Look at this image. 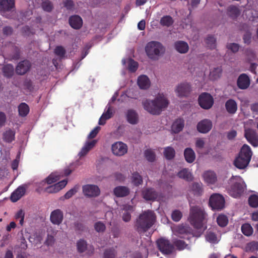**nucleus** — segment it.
Listing matches in <instances>:
<instances>
[{
    "label": "nucleus",
    "mask_w": 258,
    "mask_h": 258,
    "mask_svg": "<svg viewBox=\"0 0 258 258\" xmlns=\"http://www.w3.org/2000/svg\"><path fill=\"white\" fill-rule=\"evenodd\" d=\"M241 231L244 235L249 236L252 234L253 229L249 224L245 223L241 226Z\"/></svg>",
    "instance_id": "nucleus-42"
},
{
    "label": "nucleus",
    "mask_w": 258,
    "mask_h": 258,
    "mask_svg": "<svg viewBox=\"0 0 258 258\" xmlns=\"http://www.w3.org/2000/svg\"><path fill=\"white\" fill-rule=\"evenodd\" d=\"M212 127V123L210 120L204 119L198 123L197 130L201 133L209 132Z\"/></svg>",
    "instance_id": "nucleus-18"
},
{
    "label": "nucleus",
    "mask_w": 258,
    "mask_h": 258,
    "mask_svg": "<svg viewBox=\"0 0 258 258\" xmlns=\"http://www.w3.org/2000/svg\"><path fill=\"white\" fill-rule=\"evenodd\" d=\"M222 69L220 67L214 68L210 73V77L213 80H216L220 77Z\"/></svg>",
    "instance_id": "nucleus-50"
},
{
    "label": "nucleus",
    "mask_w": 258,
    "mask_h": 258,
    "mask_svg": "<svg viewBox=\"0 0 258 258\" xmlns=\"http://www.w3.org/2000/svg\"><path fill=\"white\" fill-rule=\"evenodd\" d=\"M114 195L117 197H124L130 194V189L124 186H118L113 189Z\"/></svg>",
    "instance_id": "nucleus-27"
},
{
    "label": "nucleus",
    "mask_w": 258,
    "mask_h": 258,
    "mask_svg": "<svg viewBox=\"0 0 258 258\" xmlns=\"http://www.w3.org/2000/svg\"><path fill=\"white\" fill-rule=\"evenodd\" d=\"M126 119L128 123L132 124H137L139 121L138 114L136 111L129 109L126 113Z\"/></svg>",
    "instance_id": "nucleus-29"
},
{
    "label": "nucleus",
    "mask_w": 258,
    "mask_h": 258,
    "mask_svg": "<svg viewBox=\"0 0 258 258\" xmlns=\"http://www.w3.org/2000/svg\"><path fill=\"white\" fill-rule=\"evenodd\" d=\"M138 84L141 89H147L150 86V82L147 76L141 75L138 78Z\"/></svg>",
    "instance_id": "nucleus-33"
},
{
    "label": "nucleus",
    "mask_w": 258,
    "mask_h": 258,
    "mask_svg": "<svg viewBox=\"0 0 258 258\" xmlns=\"http://www.w3.org/2000/svg\"><path fill=\"white\" fill-rule=\"evenodd\" d=\"M229 183L230 186L228 192L234 198L240 197L246 189V185L240 176H232L229 179Z\"/></svg>",
    "instance_id": "nucleus-4"
},
{
    "label": "nucleus",
    "mask_w": 258,
    "mask_h": 258,
    "mask_svg": "<svg viewBox=\"0 0 258 258\" xmlns=\"http://www.w3.org/2000/svg\"><path fill=\"white\" fill-rule=\"evenodd\" d=\"M203 185L202 182H195L189 186V191L194 196L199 197L203 195L204 192Z\"/></svg>",
    "instance_id": "nucleus-20"
},
{
    "label": "nucleus",
    "mask_w": 258,
    "mask_h": 258,
    "mask_svg": "<svg viewBox=\"0 0 258 258\" xmlns=\"http://www.w3.org/2000/svg\"><path fill=\"white\" fill-rule=\"evenodd\" d=\"M192 91L191 85L187 82H183L178 84L175 90L177 96L179 97H188Z\"/></svg>",
    "instance_id": "nucleus-9"
},
{
    "label": "nucleus",
    "mask_w": 258,
    "mask_h": 258,
    "mask_svg": "<svg viewBox=\"0 0 258 258\" xmlns=\"http://www.w3.org/2000/svg\"><path fill=\"white\" fill-rule=\"evenodd\" d=\"M101 127L99 126L95 127L88 135V138L89 139H91L96 137Z\"/></svg>",
    "instance_id": "nucleus-62"
},
{
    "label": "nucleus",
    "mask_w": 258,
    "mask_h": 258,
    "mask_svg": "<svg viewBox=\"0 0 258 258\" xmlns=\"http://www.w3.org/2000/svg\"><path fill=\"white\" fill-rule=\"evenodd\" d=\"M164 155L167 159L171 160L175 156V150L171 147H167L164 149Z\"/></svg>",
    "instance_id": "nucleus-43"
},
{
    "label": "nucleus",
    "mask_w": 258,
    "mask_h": 258,
    "mask_svg": "<svg viewBox=\"0 0 258 258\" xmlns=\"http://www.w3.org/2000/svg\"><path fill=\"white\" fill-rule=\"evenodd\" d=\"M54 53L56 55L62 58L64 56L66 51L62 46H57L54 49Z\"/></svg>",
    "instance_id": "nucleus-56"
},
{
    "label": "nucleus",
    "mask_w": 258,
    "mask_h": 258,
    "mask_svg": "<svg viewBox=\"0 0 258 258\" xmlns=\"http://www.w3.org/2000/svg\"><path fill=\"white\" fill-rule=\"evenodd\" d=\"M156 216L154 211H145L140 214L135 225L136 230L139 234L147 231L154 224Z\"/></svg>",
    "instance_id": "nucleus-1"
},
{
    "label": "nucleus",
    "mask_w": 258,
    "mask_h": 258,
    "mask_svg": "<svg viewBox=\"0 0 258 258\" xmlns=\"http://www.w3.org/2000/svg\"><path fill=\"white\" fill-rule=\"evenodd\" d=\"M42 7L44 11L50 12L53 9V5L50 1H46L42 3Z\"/></svg>",
    "instance_id": "nucleus-58"
},
{
    "label": "nucleus",
    "mask_w": 258,
    "mask_h": 258,
    "mask_svg": "<svg viewBox=\"0 0 258 258\" xmlns=\"http://www.w3.org/2000/svg\"><path fill=\"white\" fill-rule=\"evenodd\" d=\"M227 47L228 49L230 50L232 52L235 53L238 51L239 49V45L235 43H229L227 45Z\"/></svg>",
    "instance_id": "nucleus-61"
},
{
    "label": "nucleus",
    "mask_w": 258,
    "mask_h": 258,
    "mask_svg": "<svg viewBox=\"0 0 258 258\" xmlns=\"http://www.w3.org/2000/svg\"><path fill=\"white\" fill-rule=\"evenodd\" d=\"M206 239L211 243H217L219 241L217 235L213 232L208 230L206 235Z\"/></svg>",
    "instance_id": "nucleus-39"
},
{
    "label": "nucleus",
    "mask_w": 258,
    "mask_h": 258,
    "mask_svg": "<svg viewBox=\"0 0 258 258\" xmlns=\"http://www.w3.org/2000/svg\"><path fill=\"white\" fill-rule=\"evenodd\" d=\"M174 245L179 250H181L186 248L187 244L185 242L181 240H176L173 242Z\"/></svg>",
    "instance_id": "nucleus-52"
},
{
    "label": "nucleus",
    "mask_w": 258,
    "mask_h": 258,
    "mask_svg": "<svg viewBox=\"0 0 258 258\" xmlns=\"http://www.w3.org/2000/svg\"><path fill=\"white\" fill-rule=\"evenodd\" d=\"M138 68V63L132 58L128 60V69L131 72H135Z\"/></svg>",
    "instance_id": "nucleus-49"
},
{
    "label": "nucleus",
    "mask_w": 258,
    "mask_h": 258,
    "mask_svg": "<svg viewBox=\"0 0 258 258\" xmlns=\"http://www.w3.org/2000/svg\"><path fill=\"white\" fill-rule=\"evenodd\" d=\"M237 85L240 89H247L250 85L249 78L245 74H241L237 79Z\"/></svg>",
    "instance_id": "nucleus-19"
},
{
    "label": "nucleus",
    "mask_w": 258,
    "mask_h": 258,
    "mask_svg": "<svg viewBox=\"0 0 258 258\" xmlns=\"http://www.w3.org/2000/svg\"><path fill=\"white\" fill-rule=\"evenodd\" d=\"M174 21L170 16H164L162 17L160 21V24L163 26L169 27L173 24Z\"/></svg>",
    "instance_id": "nucleus-40"
},
{
    "label": "nucleus",
    "mask_w": 258,
    "mask_h": 258,
    "mask_svg": "<svg viewBox=\"0 0 258 258\" xmlns=\"http://www.w3.org/2000/svg\"><path fill=\"white\" fill-rule=\"evenodd\" d=\"M19 114L22 117H25L29 113V107L25 103H21L18 106Z\"/></svg>",
    "instance_id": "nucleus-38"
},
{
    "label": "nucleus",
    "mask_w": 258,
    "mask_h": 258,
    "mask_svg": "<svg viewBox=\"0 0 258 258\" xmlns=\"http://www.w3.org/2000/svg\"><path fill=\"white\" fill-rule=\"evenodd\" d=\"M206 217V213L202 207L198 206L190 207L188 220L195 228L200 229L203 227Z\"/></svg>",
    "instance_id": "nucleus-3"
},
{
    "label": "nucleus",
    "mask_w": 258,
    "mask_h": 258,
    "mask_svg": "<svg viewBox=\"0 0 258 258\" xmlns=\"http://www.w3.org/2000/svg\"><path fill=\"white\" fill-rule=\"evenodd\" d=\"M63 218V214L60 209H56L51 212L50 216L51 222L55 225H58L61 223Z\"/></svg>",
    "instance_id": "nucleus-15"
},
{
    "label": "nucleus",
    "mask_w": 258,
    "mask_h": 258,
    "mask_svg": "<svg viewBox=\"0 0 258 258\" xmlns=\"http://www.w3.org/2000/svg\"><path fill=\"white\" fill-rule=\"evenodd\" d=\"M94 228L98 232H103L105 230L106 226L103 222L99 221L95 224Z\"/></svg>",
    "instance_id": "nucleus-57"
},
{
    "label": "nucleus",
    "mask_w": 258,
    "mask_h": 258,
    "mask_svg": "<svg viewBox=\"0 0 258 258\" xmlns=\"http://www.w3.org/2000/svg\"><path fill=\"white\" fill-rule=\"evenodd\" d=\"M178 176L186 181H191L193 179L192 175L188 169L184 168L178 172Z\"/></svg>",
    "instance_id": "nucleus-34"
},
{
    "label": "nucleus",
    "mask_w": 258,
    "mask_h": 258,
    "mask_svg": "<svg viewBox=\"0 0 258 258\" xmlns=\"http://www.w3.org/2000/svg\"><path fill=\"white\" fill-rule=\"evenodd\" d=\"M111 150L114 155L121 156L127 153V146L122 142H116L112 144Z\"/></svg>",
    "instance_id": "nucleus-12"
},
{
    "label": "nucleus",
    "mask_w": 258,
    "mask_h": 258,
    "mask_svg": "<svg viewBox=\"0 0 258 258\" xmlns=\"http://www.w3.org/2000/svg\"><path fill=\"white\" fill-rule=\"evenodd\" d=\"M182 216V213L178 210L173 211L171 214L172 219L175 222H178Z\"/></svg>",
    "instance_id": "nucleus-55"
},
{
    "label": "nucleus",
    "mask_w": 258,
    "mask_h": 258,
    "mask_svg": "<svg viewBox=\"0 0 258 258\" xmlns=\"http://www.w3.org/2000/svg\"><path fill=\"white\" fill-rule=\"evenodd\" d=\"M199 104L203 109H209L214 104V99L212 95L208 93H203L199 97Z\"/></svg>",
    "instance_id": "nucleus-10"
},
{
    "label": "nucleus",
    "mask_w": 258,
    "mask_h": 258,
    "mask_svg": "<svg viewBox=\"0 0 258 258\" xmlns=\"http://www.w3.org/2000/svg\"><path fill=\"white\" fill-rule=\"evenodd\" d=\"M184 126V120L182 118H178L173 122L171 130L174 133L177 134L182 130Z\"/></svg>",
    "instance_id": "nucleus-30"
},
{
    "label": "nucleus",
    "mask_w": 258,
    "mask_h": 258,
    "mask_svg": "<svg viewBox=\"0 0 258 258\" xmlns=\"http://www.w3.org/2000/svg\"><path fill=\"white\" fill-rule=\"evenodd\" d=\"M224 198L220 194H213L209 199V205L213 210L220 211L225 207Z\"/></svg>",
    "instance_id": "nucleus-7"
},
{
    "label": "nucleus",
    "mask_w": 258,
    "mask_h": 258,
    "mask_svg": "<svg viewBox=\"0 0 258 258\" xmlns=\"http://www.w3.org/2000/svg\"><path fill=\"white\" fill-rule=\"evenodd\" d=\"M15 133L13 130L9 129L3 134V139L7 143H11L15 139Z\"/></svg>",
    "instance_id": "nucleus-37"
},
{
    "label": "nucleus",
    "mask_w": 258,
    "mask_h": 258,
    "mask_svg": "<svg viewBox=\"0 0 258 258\" xmlns=\"http://www.w3.org/2000/svg\"><path fill=\"white\" fill-rule=\"evenodd\" d=\"M15 0H0V11L7 12L15 8Z\"/></svg>",
    "instance_id": "nucleus-21"
},
{
    "label": "nucleus",
    "mask_w": 258,
    "mask_h": 258,
    "mask_svg": "<svg viewBox=\"0 0 258 258\" xmlns=\"http://www.w3.org/2000/svg\"><path fill=\"white\" fill-rule=\"evenodd\" d=\"M78 187L75 186L73 188L68 191L64 195V197L66 199H69L74 196L78 191Z\"/></svg>",
    "instance_id": "nucleus-59"
},
{
    "label": "nucleus",
    "mask_w": 258,
    "mask_h": 258,
    "mask_svg": "<svg viewBox=\"0 0 258 258\" xmlns=\"http://www.w3.org/2000/svg\"><path fill=\"white\" fill-rule=\"evenodd\" d=\"M144 109L153 115H159L163 109L166 108L169 104L167 99L163 96H159L154 100H146L142 102Z\"/></svg>",
    "instance_id": "nucleus-2"
},
{
    "label": "nucleus",
    "mask_w": 258,
    "mask_h": 258,
    "mask_svg": "<svg viewBox=\"0 0 258 258\" xmlns=\"http://www.w3.org/2000/svg\"><path fill=\"white\" fill-rule=\"evenodd\" d=\"M174 47L175 50L180 53H186L189 50V46L187 42L178 40L174 44Z\"/></svg>",
    "instance_id": "nucleus-23"
},
{
    "label": "nucleus",
    "mask_w": 258,
    "mask_h": 258,
    "mask_svg": "<svg viewBox=\"0 0 258 258\" xmlns=\"http://www.w3.org/2000/svg\"><path fill=\"white\" fill-rule=\"evenodd\" d=\"M60 176L57 175L56 173H52L50 174L46 179V182L47 184H50L54 183L59 180Z\"/></svg>",
    "instance_id": "nucleus-47"
},
{
    "label": "nucleus",
    "mask_w": 258,
    "mask_h": 258,
    "mask_svg": "<svg viewBox=\"0 0 258 258\" xmlns=\"http://www.w3.org/2000/svg\"><path fill=\"white\" fill-rule=\"evenodd\" d=\"M145 51L150 58L156 60L164 52L165 48L160 42L152 41L147 44Z\"/></svg>",
    "instance_id": "nucleus-6"
},
{
    "label": "nucleus",
    "mask_w": 258,
    "mask_h": 258,
    "mask_svg": "<svg viewBox=\"0 0 258 258\" xmlns=\"http://www.w3.org/2000/svg\"><path fill=\"white\" fill-rule=\"evenodd\" d=\"M246 250L251 252H254L258 250V242L253 241L247 243L246 247Z\"/></svg>",
    "instance_id": "nucleus-51"
},
{
    "label": "nucleus",
    "mask_w": 258,
    "mask_h": 258,
    "mask_svg": "<svg viewBox=\"0 0 258 258\" xmlns=\"http://www.w3.org/2000/svg\"><path fill=\"white\" fill-rule=\"evenodd\" d=\"M248 204L252 208L258 207V196L256 195H252L248 198Z\"/></svg>",
    "instance_id": "nucleus-46"
},
{
    "label": "nucleus",
    "mask_w": 258,
    "mask_h": 258,
    "mask_svg": "<svg viewBox=\"0 0 258 258\" xmlns=\"http://www.w3.org/2000/svg\"><path fill=\"white\" fill-rule=\"evenodd\" d=\"M116 254L117 252L115 248L107 249L104 252V258H115Z\"/></svg>",
    "instance_id": "nucleus-48"
},
{
    "label": "nucleus",
    "mask_w": 258,
    "mask_h": 258,
    "mask_svg": "<svg viewBox=\"0 0 258 258\" xmlns=\"http://www.w3.org/2000/svg\"><path fill=\"white\" fill-rule=\"evenodd\" d=\"M205 42L207 47L210 49H215L216 47V38L212 35H208L205 39Z\"/></svg>",
    "instance_id": "nucleus-41"
},
{
    "label": "nucleus",
    "mask_w": 258,
    "mask_h": 258,
    "mask_svg": "<svg viewBox=\"0 0 258 258\" xmlns=\"http://www.w3.org/2000/svg\"><path fill=\"white\" fill-rule=\"evenodd\" d=\"M31 68V63L28 60L21 61L16 68V73L19 75H24L29 71Z\"/></svg>",
    "instance_id": "nucleus-14"
},
{
    "label": "nucleus",
    "mask_w": 258,
    "mask_h": 258,
    "mask_svg": "<svg viewBox=\"0 0 258 258\" xmlns=\"http://www.w3.org/2000/svg\"><path fill=\"white\" fill-rule=\"evenodd\" d=\"M226 111L231 114H234L237 110V104L236 102L232 99H228L225 104Z\"/></svg>",
    "instance_id": "nucleus-26"
},
{
    "label": "nucleus",
    "mask_w": 258,
    "mask_h": 258,
    "mask_svg": "<svg viewBox=\"0 0 258 258\" xmlns=\"http://www.w3.org/2000/svg\"><path fill=\"white\" fill-rule=\"evenodd\" d=\"M159 250L164 254H170L174 250V246L169 240L161 238L156 241Z\"/></svg>",
    "instance_id": "nucleus-8"
},
{
    "label": "nucleus",
    "mask_w": 258,
    "mask_h": 258,
    "mask_svg": "<svg viewBox=\"0 0 258 258\" xmlns=\"http://www.w3.org/2000/svg\"><path fill=\"white\" fill-rule=\"evenodd\" d=\"M217 222L219 226L224 227L227 225L228 220L226 216L220 215L217 218Z\"/></svg>",
    "instance_id": "nucleus-45"
},
{
    "label": "nucleus",
    "mask_w": 258,
    "mask_h": 258,
    "mask_svg": "<svg viewBox=\"0 0 258 258\" xmlns=\"http://www.w3.org/2000/svg\"><path fill=\"white\" fill-rule=\"evenodd\" d=\"M69 24L74 29H79L82 26L83 20L78 15L72 16L69 18Z\"/></svg>",
    "instance_id": "nucleus-24"
},
{
    "label": "nucleus",
    "mask_w": 258,
    "mask_h": 258,
    "mask_svg": "<svg viewBox=\"0 0 258 258\" xmlns=\"http://www.w3.org/2000/svg\"><path fill=\"white\" fill-rule=\"evenodd\" d=\"M67 182L68 181L66 179L62 180L45 188V191L49 194L56 193L64 188L67 185Z\"/></svg>",
    "instance_id": "nucleus-17"
},
{
    "label": "nucleus",
    "mask_w": 258,
    "mask_h": 258,
    "mask_svg": "<svg viewBox=\"0 0 258 258\" xmlns=\"http://www.w3.org/2000/svg\"><path fill=\"white\" fill-rule=\"evenodd\" d=\"M145 156L147 160L150 162H153L155 159V154L154 152L148 149L145 151Z\"/></svg>",
    "instance_id": "nucleus-53"
},
{
    "label": "nucleus",
    "mask_w": 258,
    "mask_h": 258,
    "mask_svg": "<svg viewBox=\"0 0 258 258\" xmlns=\"http://www.w3.org/2000/svg\"><path fill=\"white\" fill-rule=\"evenodd\" d=\"M143 198L146 201H155L158 197V193L153 188H145L142 190Z\"/></svg>",
    "instance_id": "nucleus-16"
},
{
    "label": "nucleus",
    "mask_w": 258,
    "mask_h": 258,
    "mask_svg": "<svg viewBox=\"0 0 258 258\" xmlns=\"http://www.w3.org/2000/svg\"><path fill=\"white\" fill-rule=\"evenodd\" d=\"M205 142L203 139L198 138L196 141V147L197 149V151L199 152L198 149H202L204 148Z\"/></svg>",
    "instance_id": "nucleus-60"
},
{
    "label": "nucleus",
    "mask_w": 258,
    "mask_h": 258,
    "mask_svg": "<svg viewBox=\"0 0 258 258\" xmlns=\"http://www.w3.org/2000/svg\"><path fill=\"white\" fill-rule=\"evenodd\" d=\"M77 249L79 252H83L87 248L86 242L84 240H80L77 243Z\"/></svg>",
    "instance_id": "nucleus-54"
},
{
    "label": "nucleus",
    "mask_w": 258,
    "mask_h": 258,
    "mask_svg": "<svg viewBox=\"0 0 258 258\" xmlns=\"http://www.w3.org/2000/svg\"><path fill=\"white\" fill-rule=\"evenodd\" d=\"M244 137L252 146H258V135L255 131L250 128L245 130Z\"/></svg>",
    "instance_id": "nucleus-13"
},
{
    "label": "nucleus",
    "mask_w": 258,
    "mask_h": 258,
    "mask_svg": "<svg viewBox=\"0 0 258 258\" xmlns=\"http://www.w3.org/2000/svg\"><path fill=\"white\" fill-rule=\"evenodd\" d=\"M96 143L97 141L95 140L86 142L85 145L82 147L81 151L79 153L78 155L80 157L85 156L88 152L95 146Z\"/></svg>",
    "instance_id": "nucleus-28"
},
{
    "label": "nucleus",
    "mask_w": 258,
    "mask_h": 258,
    "mask_svg": "<svg viewBox=\"0 0 258 258\" xmlns=\"http://www.w3.org/2000/svg\"><path fill=\"white\" fill-rule=\"evenodd\" d=\"M26 189L24 186H19L11 196V200L13 202H16L20 200L25 193Z\"/></svg>",
    "instance_id": "nucleus-25"
},
{
    "label": "nucleus",
    "mask_w": 258,
    "mask_h": 258,
    "mask_svg": "<svg viewBox=\"0 0 258 258\" xmlns=\"http://www.w3.org/2000/svg\"><path fill=\"white\" fill-rule=\"evenodd\" d=\"M54 242V238L53 236L48 235L46 240L45 241V244L48 246L52 245Z\"/></svg>",
    "instance_id": "nucleus-64"
},
{
    "label": "nucleus",
    "mask_w": 258,
    "mask_h": 258,
    "mask_svg": "<svg viewBox=\"0 0 258 258\" xmlns=\"http://www.w3.org/2000/svg\"><path fill=\"white\" fill-rule=\"evenodd\" d=\"M203 177L206 182L209 184H214L217 181L216 173L211 171H207L204 172Z\"/></svg>",
    "instance_id": "nucleus-32"
},
{
    "label": "nucleus",
    "mask_w": 258,
    "mask_h": 258,
    "mask_svg": "<svg viewBox=\"0 0 258 258\" xmlns=\"http://www.w3.org/2000/svg\"><path fill=\"white\" fill-rule=\"evenodd\" d=\"M131 180L132 183L136 186H139L143 183L142 176L137 172L132 173Z\"/></svg>",
    "instance_id": "nucleus-35"
},
{
    "label": "nucleus",
    "mask_w": 258,
    "mask_h": 258,
    "mask_svg": "<svg viewBox=\"0 0 258 258\" xmlns=\"http://www.w3.org/2000/svg\"><path fill=\"white\" fill-rule=\"evenodd\" d=\"M14 72V68L12 64H7L3 68L4 75L7 78H11L13 76Z\"/></svg>",
    "instance_id": "nucleus-36"
},
{
    "label": "nucleus",
    "mask_w": 258,
    "mask_h": 258,
    "mask_svg": "<svg viewBox=\"0 0 258 258\" xmlns=\"http://www.w3.org/2000/svg\"><path fill=\"white\" fill-rule=\"evenodd\" d=\"M184 157L187 163H192L196 159V154L191 148H186L184 151Z\"/></svg>",
    "instance_id": "nucleus-31"
},
{
    "label": "nucleus",
    "mask_w": 258,
    "mask_h": 258,
    "mask_svg": "<svg viewBox=\"0 0 258 258\" xmlns=\"http://www.w3.org/2000/svg\"><path fill=\"white\" fill-rule=\"evenodd\" d=\"M107 109L102 114L99 118L98 124L101 125H103L106 123V120L111 118L113 115L112 107L110 105H108L106 107Z\"/></svg>",
    "instance_id": "nucleus-22"
},
{
    "label": "nucleus",
    "mask_w": 258,
    "mask_h": 258,
    "mask_svg": "<svg viewBox=\"0 0 258 258\" xmlns=\"http://www.w3.org/2000/svg\"><path fill=\"white\" fill-rule=\"evenodd\" d=\"M74 6V2L72 0H66L64 2V7L68 10H72Z\"/></svg>",
    "instance_id": "nucleus-63"
},
{
    "label": "nucleus",
    "mask_w": 258,
    "mask_h": 258,
    "mask_svg": "<svg viewBox=\"0 0 258 258\" xmlns=\"http://www.w3.org/2000/svg\"><path fill=\"white\" fill-rule=\"evenodd\" d=\"M252 152L249 146L245 144L241 149L239 156L234 162V165L239 169L245 168L249 163Z\"/></svg>",
    "instance_id": "nucleus-5"
},
{
    "label": "nucleus",
    "mask_w": 258,
    "mask_h": 258,
    "mask_svg": "<svg viewBox=\"0 0 258 258\" xmlns=\"http://www.w3.org/2000/svg\"><path fill=\"white\" fill-rule=\"evenodd\" d=\"M228 12L229 16L233 18H236L240 15L239 9L234 6H230L228 9Z\"/></svg>",
    "instance_id": "nucleus-44"
},
{
    "label": "nucleus",
    "mask_w": 258,
    "mask_h": 258,
    "mask_svg": "<svg viewBox=\"0 0 258 258\" xmlns=\"http://www.w3.org/2000/svg\"><path fill=\"white\" fill-rule=\"evenodd\" d=\"M84 195L89 198L96 197L100 195V190L98 186L94 184H86L82 187Z\"/></svg>",
    "instance_id": "nucleus-11"
}]
</instances>
